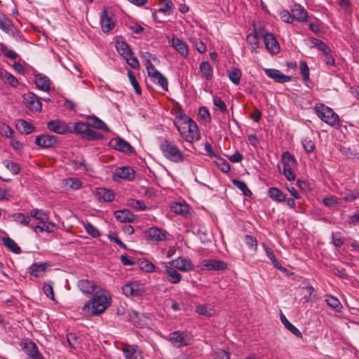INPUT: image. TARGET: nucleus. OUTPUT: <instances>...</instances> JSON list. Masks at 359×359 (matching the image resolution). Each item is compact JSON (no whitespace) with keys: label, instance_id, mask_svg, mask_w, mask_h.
Wrapping results in <instances>:
<instances>
[{"label":"nucleus","instance_id":"52","mask_svg":"<svg viewBox=\"0 0 359 359\" xmlns=\"http://www.w3.org/2000/svg\"><path fill=\"white\" fill-rule=\"evenodd\" d=\"M4 165L14 175H18L20 172V167L19 164L12 161L5 160L4 161Z\"/></svg>","mask_w":359,"mask_h":359},{"label":"nucleus","instance_id":"13","mask_svg":"<svg viewBox=\"0 0 359 359\" xmlns=\"http://www.w3.org/2000/svg\"><path fill=\"white\" fill-rule=\"evenodd\" d=\"M201 269L208 271H224L227 269V264L218 259H204L201 262Z\"/></svg>","mask_w":359,"mask_h":359},{"label":"nucleus","instance_id":"5","mask_svg":"<svg viewBox=\"0 0 359 359\" xmlns=\"http://www.w3.org/2000/svg\"><path fill=\"white\" fill-rule=\"evenodd\" d=\"M36 220L39 221L37 224L33 223L30 224V227L35 232H37L38 229L40 232L46 231L47 233H53L57 230L56 224L48 221L49 218L48 214L42 210H39Z\"/></svg>","mask_w":359,"mask_h":359},{"label":"nucleus","instance_id":"30","mask_svg":"<svg viewBox=\"0 0 359 359\" xmlns=\"http://www.w3.org/2000/svg\"><path fill=\"white\" fill-rule=\"evenodd\" d=\"M269 196L276 202H284L286 200V196L284 193L278 188L271 187L268 190Z\"/></svg>","mask_w":359,"mask_h":359},{"label":"nucleus","instance_id":"44","mask_svg":"<svg viewBox=\"0 0 359 359\" xmlns=\"http://www.w3.org/2000/svg\"><path fill=\"white\" fill-rule=\"evenodd\" d=\"M127 205L134 208L136 210H145L147 209V205L142 201L135 200L133 198H129L127 201Z\"/></svg>","mask_w":359,"mask_h":359},{"label":"nucleus","instance_id":"8","mask_svg":"<svg viewBox=\"0 0 359 359\" xmlns=\"http://www.w3.org/2000/svg\"><path fill=\"white\" fill-rule=\"evenodd\" d=\"M34 143L41 148H53L58 144V137L48 134L39 135L36 137Z\"/></svg>","mask_w":359,"mask_h":359},{"label":"nucleus","instance_id":"29","mask_svg":"<svg viewBox=\"0 0 359 359\" xmlns=\"http://www.w3.org/2000/svg\"><path fill=\"white\" fill-rule=\"evenodd\" d=\"M165 273L168 280L174 284L178 283L182 279L181 274L177 271L174 266H165Z\"/></svg>","mask_w":359,"mask_h":359},{"label":"nucleus","instance_id":"7","mask_svg":"<svg viewBox=\"0 0 359 359\" xmlns=\"http://www.w3.org/2000/svg\"><path fill=\"white\" fill-rule=\"evenodd\" d=\"M123 294L127 297H140L144 293V286L137 281H132L122 287Z\"/></svg>","mask_w":359,"mask_h":359},{"label":"nucleus","instance_id":"11","mask_svg":"<svg viewBox=\"0 0 359 359\" xmlns=\"http://www.w3.org/2000/svg\"><path fill=\"white\" fill-rule=\"evenodd\" d=\"M22 351L33 359H44V357L39 353L34 342L30 340H24L20 343Z\"/></svg>","mask_w":359,"mask_h":359},{"label":"nucleus","instance_id":"45","mask_svg":"<svg viewBox=\"0 0 359 359\" xmlns=\"http://www.w3.org/2000/svg\"><path fill=\"white\" fill-rule=\"evenodd\" d=\"M160 3L163 4V6L159 8L157 11L160 13H163L165 15H170L172 12V9L173 8V4L171 0H159Z\"/></svg>","mask_w":359,"mask_h":359},{"label":"nucleus","instance_id":"20","mask_svg":"<svg viewBox=\"0 0 359 359\" xmlns=\"http://www.w3.org/2000/svg\"><path fill=\"white\" fill-rule=\"evenodd\" d=\"M114 215L116 220L120 222H132L135 220V215L127 209L116 210Z\"/></svg>","mask_w":359,"mask_h":359},{"label":"nucleus","instance_id":"61","mask_svg":"<svg viewBox=\"0 0 359 359\" xmlns=\"http://www.w3.org/2000/svg\"><path fill=\"white\" fill-rule=\"evenodd\" d=\"M4 82L8 83L12 87H16L18 85V80L15 76L9 72H6L4 76Z\"/></svg>","mask_w":359,"mask_h":359},{"label":"nucleus","instance_id":"55","mask_svg":"<svg viewBox=\"0 0 359 359\" xmlns=\"http://www.w3.org/2000/svg\"><path fill=\"white\" fill-rule=\"evenodd\" d=\"M0 46H1V53H2L5 55V57L12 59V60H15L18 57V55L17 53H15L13 50L8 49L7 48L6 45L4 44V43H0Z\"/></svg>","mask_w":359,"mask_h":359},{"label":"nucleus","instance_id":"54","mask_svg":"<svg viewBox=\"0 0 359 359\" xmlns=\"http://www.w3.org/2000/svg\"><path fill=\"white\" fill-rule=\"evenodd\" d=\"M299 68L304 82H308L309 80L310 72L307 62L304 60L301 61Z\"/></svg>","mask_w":359,"mask_h":359},{"label":"nucleus","instance_id":"1","mask_svg":"<svg viewBox=\"0 0 359 359\" xmlns=\"http://www.w3.org/2000/svg\"><path fill=\"white\" fill-rule=\"evenodd\" d=\"M180 135L188 142H193L198 134V128L195 121L185 114H178L174 122Z\"/></svg>","mask_w":359,"mask_h":359},{"label":"nucleus","instance_id":"40","mask_svg":"<svg viewBox=\"0 0 359 359\" xmlns=\"http://www.w3.org/2000/svg\"><path fill=\"white\" fill-rule=\"evenodd\" d=\"M3 243L11 252L15 254H20L21 252L20 248L11 238H3Z\"/></svg>","mask_w":359,"mask_h":359},{"label":"nucleus","instance_id":"9","mask_svg":"<svg viewBox=\"0 0 359 359\" xmlns=\"http://www.w3.org/2000/svg\"><path fill=\"white\" fill-rule=\"evenodd\" d=\"M47 128L50 131L60 135L72 133V128L64 121L60 119H55L48 122Z\"/></svg>","mask_w":359,"mask_h":359},{"label":"nucleus","instance_id":"19","mask_svg":"<svg viewBox=\"0 0 359 359\" xmlns=\"http://www.w3.org/2000/svg\"><path fill=\"white\" fill-rule=\"evenodd\" d=\"M171 46L173 47L182 56L187 57L189 55V48L187 44L179 38L172 37L170 41Z\"/></svg>","mask_w":359,"mask_h":359},{"label":"nucleus","instance_id":"53","mask_svg":"<svg viewBox=\"0 0 359 359\" xmlns=\"http://www.w3.org/2000/svg\"><path fill=\"white\" fill-rule=\"evenodd\" d=\"M241 76V71L238 68H233L231 72H229V78L235 85L240 83Z\"/></svg>","mask_w":359,"mask_h":359},{"label":"nucleus","instance_id":"16","mask_svg":"<svg viewBox=\"0 0 359 359\" xmlns=\"http://www.w3.org/2000/svg\"><path fill=\"white\" fill-rule=\"evenodd\" d=\"M171 264L175 269L182 271H189L194 269L191 260L184 257H179L177 259L172 261Z\"/></svg>","mask_w":359,"mask_h":359},{"label":"nucleus","instance_id":"26","mask_svg":"<svg viewBox=\"0 0 359 359\" xmlns=\"http://www.w3.org/2000/svg\"><path fill=\"white\" fill-rule=\"evenodd\" d=\"M77 286L85 294H92L95 290L94 283L87 279L79 280Z\"/></svg>","mask_w":359,"mask_h":359},{"label":"nucleus","instance_id":"33","mask_svg":"<svg viewBox=\"0 0 359 359\" xmlns=\"http://www.w3.org/2000/svg\"><path fill=\"white\" fill-rule=\"evenodd\" d=\"M171 209L177 215L186 216L189 213V205L186 203H175Z\"/></svg>","mask_w":359,"mask_h":359},{"label":"nucleus","instance_id":"39","mask_svg":"<svg viewBox=\"0 0 359 359\" xmlns=\"http://www.w3.org/2000/svg\"><path fill=\"white\" fill-rule=\"evenodd\" d=\"M116 48L118 53L123 57L131 55L132 50L130 46L125 41H117Z\"/></svg>","mask_w":359,"mask_h":359},{"label":"nucleus","instance_id":"62","mask_svg":"<svg viewBox=\"0 0 359 359\" xmlns=\"http://www.w3.org/2000/svg\"><path fill=\"white\" fill-rule=\"evenodd\" d=\"M66 184L73 190H77L81 187V182L76 178H68L66 180Z\"/></svg>","mask_w":359,"mask_h":359},{"label":"nucleus","instance_id":"6","mask_svg":"<svg viewBox=\"0 0 359 359\" xmlns=\"http://www.w3.org/2000/svg\"><path fill=\"white\" fill-rule=\"evenodd\" d=\"M114 13L104 8L100 15V24L102 30L104 33H109L115 25L116 20L113 18Z\"/></svg>","mask_w":359,"mask_h":359},{"label":"nucleus","instance_id":"10","mask_svg":"<svg viewBox=\"0 0 359 359\" xmlns=\"http://www.w3.org/2000/svg\"><path fill=\"white\" fill-rule=\"evenodd\" d=\"M109 144L113 149L120 152L128 154L135 153V149L130 144L120 137L112 138L109 142Z\"/></svg>","mask_w":359,"mask_h":359},{"label":"nucleus","instance_id":"21","mask_svg":"<svg viewBox=\"0 0 359 359\" xmlns=\"http://www.w3.org/2000/svg\"><path fill=\"white\" fill-rule=\"evenodd\" d=\"M195 311L199 315L203 316L207 318L214 316L216 313L215 307L210 304H203L197 305L196 306Z\"/></svg>","mask_w":359,"mask_h":359},{"label":"nucleus","instance_id":"50","mask_svg":"<svg viewBox=\"0 0 359 359\" xmlns=\"http://www.w3.org/2000/svg\"><path fill=\"white\" fill-rule=\"evenodd\" d=\"M154 83L159 85L164 90H168V79L161 72L151 79Z\"/></svg>","mask_w":359,"mask_h":359},{"label":"nucleus","instance_id":"46","mask_svg":"<svg viewBox=\"0 0 359 359\" xmlns=\"http://www.w3.org/2000/svg\"><path fill=\"white\" fill-rule=\"evenodd\" d=\"M127 75H128V77L130 80V82L132 86L133 87V88L135 90V93L137 95H141L142 90H141V88L139 85L137 80L135 78V74L133 73V72L130 69H128Z\"/></svg>","mask_w":359,"mask_h":359},{"label":"nucleus","instance_id":"15","mask_svg":"<svg viewBox=\"0 0 359 359\" xmlns=\"http://www.w3.org/2000/svg\"><path fill=\"white\" fill-rule=\"evenodd\" d=\"M264 72L268 77L273 79L277 83H284L292 80L291 76L285 75L278 69H265Z\"/></svg>","mask_w":359,"mask_h":359},{"label":"nucleus","instance_id":"23","mask_svg":"<svg viewBox=\"0 0 359 359\" xmlns=\"http://www.w3.org/2000/svg\"><path fill=\"white\" fill-rule=\"evenodd\" d=\"M114 176L121 179L133 180L135 178V171L130 167L118 168Z\"/></svg>","mask_w":359,"mask_h":359},{"label":"nucleus","instance_id":"63","mask_svg":"<svg viewBox=\"0 0 359 359\" xmlns=\"http://www.w3.org/2000/svg\"><path fill=\"white\" fill-rule=\"evenodd\" d=\"M302 146L306 153H311L314 151L315 144L311 140L305 138L302 140Z\"/></svg>","mask_w":359,"mask_h":359},{"label":"nucleus","instance_id":"22","mask_svg":"<svg viewBox=\"0 0 359 359\" xmlns=\"http://www.w3.org/2000/svg\"><path fill=\"white\" fill-rule=\"evenodd\" d=\"M86 120L89 127L98 130H102L105 132L109 131V127L101 119L95 116H88Z\"/></svg>","mask_w":359,"mask_h":359},{"label":"nucleus","instance_id":"47","mask_svg":"<svg viewBox=\"0 0 359 359\" xmlns=\"http://www.w3.org/2000/svg\"><path fill=\"white\" fill-rule=\"evenodd\" d=\"M88 128L89 126L87 121L86 123L77 122L74 124L72 133L80 135L81 137H83V135H85Z\"/></svg>","mask_w":359,"mask_h":359},{"label":"nucleus","instance_id":"36","mask_svg":"<svg viewBox=\"0 0 359 359\" xmlns=\"http://www.w3.org/2000/svg\"><path fill=\"white\" fill-rule=\"evenodd\" d=\"M200 71L206 80L210 81L212 79L213 69L208 61H203L200 64Z\"/></svg>","mask_w":359,"mask_h":359},{"label":"nucleus","instance_id":"12","mask_svg":"<svg viewBox=\"0 0 359 359\" xmlns=\"http://www.w3.org/2000/svg\"><path fill=\"white\" fill-rule=\"evenodd\" d=\"M23 100L25 106L31 111H40L42 108V104L39 97L34 93H28L23 95Z\"/></svg>","mask_w":359,"mask_h":359},{"label":"nucleus","instance_id":"28","mask_svg":"<svg viewBox=\"0 0 359 359\" xmlns=\"http://www.w3.org/2000/svg\"><path fill=\"white\" fill-rule=\"evenodd\" d=\"M18 130L22 134H31L35 130V127L24 119H20L16 124Z\"/></svg>","mask_w":359,"mask_h":359},{"label":"nucleus","instance_id":"43","mask_svg":"<svg viewBox=\"0 0 359 359\" xmlns=\"http://www.w3.org/2000/svg\"><path fill=\"white\" fill-rule=\"evenodd\" d=\"M326 302L329 306L334 309L336 311L340 312L343 308L339 299L332 295L327 297Z\"/></svg>","mask_w":359,"mask_h":359},{"label":"nucleus","instance_id":"25","mask_svg":"<svg viewBox=\"0 0 359 359\" xmlns=\"http://www.w3.org/2000/svg\"><path fill=\"white\" fill-rule=\"evenodd\" d=\"M96 196L99 201L104 202H111L115 198L114 193L110 189L104 187H98L96 190Z\"/></svg>","mask_w":359,"mask_h":359},{"label":"nucleus","instance_id":"64","mask_svg":"<svg viewBox=\"0 0 359 359\" xmlns=\"http://www.w3.org/2000/svg\"><path fill=\"white\" fill-rule=\"evenodd\" d=\"M245 241L247 245H248L249 248H251L254 249L255 250L257 248V238L254 236H252L250 235H245Z\"/></svg>","mask_w":359,"mask_h":359},{"label":"nucleus","instance_id":"27","mask_svg":"<svg viewBox=\"0 0 359 359\" xmlns=\"http://www.w3.org/2000/svg\"><path fill=\"white\" fill-rule=\"evenodd\" d=\"M123 352L126 359H142L140 352L137 351V346L135 345H126L123 348Z\"/></svg>","mask_w":359,"mask_h":359},{"label":"nucleus","instance_id":"48","mask_svg":"<svg viewBox=\"0 0 359 359\" xmlns=\"http://www.w3.org/2000/svg\"><path fill=\"white\" fill-rule=\"evenodd\" d=\"M104 137L103 135L97 133L93 130L90 129V127L88 128L87 131L86 132L85 135H83V139H85L88 141H93L97 140H102Z\"/></svg>","mask_w":359,"mask_h":359},{"label":"nucleus","instance_id":"14","mask_svg":"<svg viewBox=\"0 0 359 359\" xmlns=\"http://www.w3.org/2000/svg\"><path fill=\"white\" fill-rule=\"evenodd\" d=\"M264 42L265 48L271 55H276L280 52L279 43L273 34L266 33Z\"/></svg>","mask_w":359,"mask_h":359},{"label":"nucleus","instance_id":"34","mask_svg":"<svg viewBox=\"0 0 359 359\" xmlns=\"http://www.w3.org/2000/svg\"><path fill=\"white\" fill-rule=\"evenodd\" d=\"M14 25L12 21L4 13H0V29L6 32L9 33Z\"/></svg>","mask_w":359,"mask_h":359},{"label":"nucleus","instance_id":"24","mask_svg":"<svg viewBox=\"0 0 359 359\" xmlns=\"http://www.w3.org/2000/svg\"><path fill=\"white\" fill-rule=\"evenodd\" d=\"M34 83L37 88L43 91L48 92L50 88V79L41 74H36L34 77Z\"/></svg>","mask_w":359,"mask_h":359},{"label":"nucleus","instance_id":"60","mask_svg":"<svg viewBox=\"0 0 359 359\" xmlns=\"http://www.w3.org/2000/svg\"><path fill=\"white\" fill-rule=\"evenodd\" d=\"M53 284V282L44 283V285L43 286V292L47 297L51 299L52 300H54Z\"/></svg>","mask_w":359,"mask_h":359},{"label":"nucleus","instance_id":"18","mask_svg":"<svg viewBox=\"0 0 359 359\" xmlns=\"http://www.w3.org/2000/svg\"><path fill=\"white\" fill-rule=\"evenodd\" d=\"M292 18L299 22H305L308 18V13L300 4H294L291 7Z\"/></svg>","mask_w":359,"mask_h":359},{"label":"nucleus","instance_id":"4","mask_svg":"<svg viewBox=\"0 0 359 359\" xmlns=\"http://www.w3.org/2000/svg\"><path fill=\"white\" fill-rule=\"evenodd\" d=\"M314 110L317 116L323 122L331 126L339 124V117L333 109L323 103L316 104Z\"/></svg>","mask_w":359,"mask_h":359},{"label":"nucleus","instance_id":"17","mask_svg":"<svg viewBox=\"0 0 359 359\" xmlns=\"http://www.w3.org/2000/svg\"><path fill=\"white\" fill-rule=\"evenodd\" d=\"M147 236L154 241H165L167 240V233L158 227H150L147 231Z\"/></svg>","mask_w":359,"mask_h":359},{"label":"nucleus","instance_id":"41","mask_svg":"<svg viewBox=\"0 0 359 359\" xmlns=\"http://www.w3.org/2000/svg\"><path fill=\"white\" fill-rule=\"evenodd\" d=\"M246 41L247 43L251 46V50L256 53H258V49L259 48L258 36L250 33L247 36Z\"/></svg>","mask_w":359,"mask_h":359},{"label":"nucleus","instance_id":"57","mask_svg":"<svg viewBox=\"0 0 359 359\" xmlns=\"http://www.w3.org/2000/svg\"><path fill=\"white\" fill-rule=\"evenodd\" d=\"M86 232L93 238H97L100 236V231L91 223H87L84 225Z\"/></svg>","mask_w":359,"mask_h":359},{"label":"nucleus","instance_id":"31","mask_svg":"<svg viewBox=\"0 0 359 359\" xmlns=\"http://www.w3.org/2000/svg\"><path fill=\"white\" fill-rule=\"evenodd\" d=\"M280 320L282 323L284 325L286 329H287L291 333H292L295 337L299 339L302 338V332L294 325H292L285 317V316L283 313H280Z\"/></svg>","mask_w":359,"mask_h":359},{"label":"nucleus","instance_id":"49","mask_svg":"<svg viewBox=\"0 0 359 359\" xmlns=\"http://www.w3.org/2000/svg\"><path fill=\"white\" fill-rule=\"evenodd\" d=\"M215 163L220 169V170L224 173H227L231 169V165L227 162V161L219 156L215 158Z\"/></svg>","mask_w":359,"mask_h":359},{"label":"nucleus","instance_id":"2","mask_svg":"<svg viewBox=\"0 0 359 359\" xmlns=\"http://www.w3.org/2000/svg\"><path fill=\"white\" fill-rule=\"evenodd\" d=\"M111 302L110 295L103 290H98L94 293L93 298L84 304L83 310L92 316H98L109 306Z\"/></svg>","mask_w":359,"mask_h":359},{"label":"nucleus","instance_id":"42","mask_svg":"<svg viewBox=\"0 0 359 359\" xmlns=\"http://www.w3.org/2000/svg\"><path fill=\"white\" fill-rule=\"evenodd\" d=\"M232 184L240 189L243 195L246 196H250L252 195V191L249 189L245 182L241 181L238 179H233Z\"/></svg>","mask_w":359,"mask_h":359},{"label":"nucleus","instance_id":"56","mask_svg":"<svg viewBox=\"0 0 359 359\" xmlns=\"http://www.w3.org/2000/svg\"><path fill=\"white\" fill-rule=\"evenodd\" d=\"M140 268L148 273H151L155 271L154 264L147 259H144L139 263Z\"/></svg>","mask_w":359,"mask_h":359},{"label":"nucleus","instance_id":"37","mask_svg":"<svg viewBox=\"0 0 359 359\" xmlns=\"http://www.w3.org/2000/svg\"><path fill=\"white\" fill-rule=\"evenodd\" d=\"M282 163L283 168H293L297 165V160L289 151H285L282 154Z\"/></svg>","mask_w":359,"mask_h":359},{"label":"nucleus","instance_id":"59","mask_svg":"<svg viewBox=\"0 0 359 359\" xmlns=\"http://www.w3.org/2000/svg\"><path fill=\"white\" fill-rule=\"evenodd\" d=\"M213 103L222 113L225 114L228 111L226 104L219 97L215 96L213 97Z\"/></svg>","mask_w":359,"mask_h":359},{"label":"nucleus","instance_id":"35","mask_svg":"<svg viewBox=\"0 0 359 359\" xmlns=\"http://www.w3.org/2000/svg\"><path fill=\"white\" fill-rule=\"evenodd\" d=\"M263 246L264 248V250L267 257L272 262L274 267L280 271H285V269L280 264L278 259L276 257L273 250L266 246L264 244L263 245Z\"/></svg>","mask_w":359,"mask_h":359},{"label":"nucleus","instance_id":"38","mask_svg":"<svg viewBox=\"0 0 359 359\" xmlns=\"http://www.w3.org/2000/svg\"><path fill=\"white\" fill-rule=\"evenodd\" d=\"M170 340L172 344L177 347L187 345L184 342V334L182 332L177 331L173 332L170 334Z\"/></svg>","mask_w":359,"mask_h":359},{"label":"nucleus","instance_id":"32","mask_svg":"<svg viewBox=\"0 0 359 359\" xmlns=\"http://www.w3.org/2000/svg\"><path fill=\"white\" fill-rule=\"evenodd\" d=\"M46 269V264L34 263L29 267V273L35 277H42Z\"/></svg>","mask_w":359,"mask_h":359},{"label":"nucleus","instance_id":"3","mask_svg":"<svg viewBox=\"0 0 359 359\" xmlns=\"http://www.w3.org/2000/svg\"><path fill=\"white\" fill-rule=\"evenodd\" d=\"M159 149L167 160L175 163H181L185 160L184 152L175 144L173 141L165 139L160 145Z\"/></svg>","mask_w":359,"mask_h":359},{"label":"nucleus","instance_id":"51","mask_svg":"<svg viewBox=\"0 0 359 359\" xmlns=\"http://www.w3.org/2000/svg\"><path fill=\"white\" fill-rule=\"evenodd\" d=\"M14 221L21 224L28 226L30 223V218L29 215H26L23 213H15L12 215Z\"/></svg>","mask_w":359,"mask_h":359},{"label":"nucleus","instance_id":"58","mask_svg":"<svg viewBox=\"0 0 359 359\" xmlns=\"http://www.w3.org/2000/svg\"><path fill=\"white\" fill-rule=\"evenodd\" d=\"M126 60L127 64L130 66L132 68L135 69H140V63L137 57H135L133 55V52L131 53V55H127L124 57Z\"/></svg>","mask_w":359,"mask_h":359}]
</instances>
